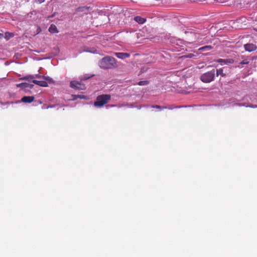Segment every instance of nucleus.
Segmentation results:
<instances>
[{
    "label": "nucleus",
    "instance_id": "obj_1",
    "mask_svg": "<svg viewBox=\"0 0 257 257\" xmlns=\"http://www.w3.org/2000/svg\"><path fill=\"white\" fill-rule=\"evenodd\" d=\"M99 67L103 69H112L117 67L116 59L111 56H105L99 62Z\"/></svg>",
    "mask_w": 257,
    "mask_h": 257
},
{
    "label": "nucleus",
    "instance_id": "obj_2",
    "mask_svg": "<svg viewBox=\"0 0 257 257\" xmlns=\"http://www.w3.org/2000/svg\"><path fill=\"white\" fill-rule=\"evenodd\" d=\"M111 99L110 94H101L97 96L94 105L96 107H102L107 104Z\"/></svg>",
    "mask_w": 257,
    "mask_h": 257
},
{
    "label": "nucleus",
    "instance_id": "obj_3",
    "mask_svg": "<svg viewBox=\"0 0 257 257\" xmlns=\"http://www.w3.org/2000/svg\"><path fill=\"white\" fill-rule=\"evenodd\" d=\"M214 70L206 72L200 76V80L204 83H209L212 81L214 79Z\"/></svg>",
    "mask_w": 257,
    "mask_h": 257
},
{
    "label": "nucleus",
    "instance_id": "obj_4",
    "mask_svg": "<svg viewBox=\"0 0 257 257\" xmlns=\"http://www.w3.org/2000/svg\"><path fill=\"white\" fill-rule=\"evenodd\" d=\"M70 87L76 90H85L86 89L84 84L77 81H71Z\"/></svg>",
    "mask_w": 257,
    "mask_h": 257
},
{
    "label": "nucleus",
    "instance_id": "obj_5",
    "mask_svg": "<svg viewBox=\"0 0 257 257\" xmlns=\"http://www.w3.org/2000/svg\"><path fill=\"white\" fill-rule=\"evenodd\" d=\"M33 83L40 86L47 87L48 86V83L49 82L45 79H40L39 80L34 79L33 80Z\"/></svg>",
    "mask_w": 257,
    "mask_h": 257
},
{
    "label": "nucleus",
    "instance_id": "obj_6",
    "mask_svg": "<svg viewBox=\"0 0 257 257\" xmlns=\"http://www.w3.org/2000/svg\"><path fill=\"white\" fill-rule=\"evenodd\" d=\"M244 48L245 51L248 52H252L256 49V46L251 43L246 44L244 45Z\"/></svg>",
    "mask_w": 257,
    "mask_h": 257
},
{
    "label": "nucleus",
    "instance_id": "obj_7",
    "mask_svg": "<svg viewBox=\"0 0 257 257\" xmlns=\"http://www.w3.org/2000/svg\"><path fill=\"white\" fill-rule=\"evenodd\" d=\"M35 99L33 96H25L22 98L21 101L24 103H31Z\"/></svg>",
    "mask_w": 257,
    "mask_h": 257
},
{
    "label": "nucleus",
    "instance_id": "obj_8",
    "mask_svg": "<svg viewBox=\"0 0 257 257\" xmlns=\"http://www.w3.org/2000/svg\"><path fill=\"white\" fill-rule=\"evenodd\" d=\"M216 62L221 64L223 63L224 64H232L234 62V60L233 59H218L216 61Z\"/></svg>",
    "mask_w": 257,
    "mask_h": 257
},
{
    "label": "nucleus",
    "instance_id": "obj_9",
    "mask_svg": "<svg viewBox=\"0 0 257 257\" xmlns=\"http://www.w3.org/2000/svg\"><path fill=\"white\" fill-rule=\"evenodd\" d=\"M115 55L119 59H125L126 58H128L130 56V54L127 53H122V52H118V53H115Z\"/></svg>",
    "mask_w": 257,
    "mask_h": 257
},
{
    "label": "nucleus",
    "instance_id": "obj_10",
    "mask_svg": "<svg viewBox=\"0 0 257 257\" xmlns=\"http://www.w3.org/2000/svg\"><path fill=\"white\" fill-rule=\"evenodd\" d=\"M181 107V106H175V107L169 106V107H167V106H161L158 105H153L151 106L152 108H157V109H159L160 110H161L164 109H167V108L169 109H172L174 108H180Z\"/></svg>",
    "mask_w": 257,
    "mask_h": 257
},
{
    "label": "nucleus",
    "instance_id": "obj_11",
    "mask_svg": "<svg viewBox=\"0 0 257 257\" xmlns=\"http://www.w3.org/2000/svg\"><path fill=\"white\" fill-rule=\"evenodd\" d=\"M35 76V78H37L39 79H45L46 80H47L49 82V83H53V79L49 77H46V76H42V75H36Z\"/></svg>",
    "mask_w": 257,
    "mask_h": 257
},
{
    "label": "nucleus",
    "instance_id": "obj_12",
    "mask_svg": "<svg viewBox=\"0 0 257 257\" xmlns=\"http://www.w3.org/2000/svg\"><path fill=\"white\" fill-rule=\"evenodd\" d=\"M134 20L136 22L140 24H143L146 22V19L141 17V16H136L135 17Z\"/></svg>",
    "mask_w": 257,
    "mask_h": 257
},
{
    "label": "nucleus",
    "instance_id": "obj_13",
    "mask_svg": "<svg viewBox=\"0 0 257 257\" xmlns=\"http://www.w3.org/2000/svg\"><path fill=\"white\" fill-rule=\"evenodd\" d=\"M49 31L51 33H58V31L57 30V27L54 25L51 24L50 27L49 28Z\"/></svg>",
    "mask_w": 257,
    "mask_h": 257
},
{
    "label": "nucleus",
    "instance_id": "obj_14",
    "mask_svg": "<svg viewBox=\"0 0 257 257\" xmlns=\"http://www.w3.org/2000/svg\"><path fill=\"white\" fill-rule=\"evenodd\" d=\"M21 80H25L28 81H32L33 82V80L35 79V76L34 75H27L25 77H22L20 78Z\"/></svg>",
    "mask_w": 257,
    "mask_h": 257
},
{
    "label": "nucleus",
    "instance_id": "obj_15",
    "mask_svg": "<svg viewBox=\"0 0 257 257\" xmlns=\"http://www.w3.org/2000/svg\"><path fill=\"white\" fill-rule=\"evenodd\" d=\"M28 86H29L28 83L26 82L16 84L17 87L21 88L22 89H25L28 88Z\"/></svg>",
    "mask_w": 257,
    "mask_h": 257
},
{
    "label": "nucleus",
    "instance_id": "obj_16",
    "mask_svg": "<svg viewBox=\"0 0 257 257\" xmlns=\"http://www.w3.org/2000/svg\"><path fill=\"white\" fill-rule=\"evenodd\" d=\"M212 49V47L210 45L205 46L202 47L200 48L198 50L199 51H209Z\"/></svg>",
    "mask_w": 257,
    "mask_h": 257
},
{
    "label": "nucleus",
    "instance_id": "obj_17",
    "mask_svg": "<svg viewBox=\"0 0 257 257\" xmlns=\"http://www.w3.org/2000/svg\"><path fill=\"white\" fill-rule=\"evenodd\" d=\"M138 85H140V86H143V85H146L147 84H149V81H147V80H145V81H140L138 82Z\"/></svg>",
    "mask_w": 257,
    "mask_h": 257
},
{
    "label": "nucleus",
    "instance_id": "obj_18",
    "mask_svg": "<svg viewBox=\"0 0 257 257\" xmlns=\"http://www.w3.org/2000/svg\"><path fill=\"white\" fill-rule=\"evenodd\" d=\"M5 35H6L5 38L7 40H9L10 38H12L14 36V34L13 33H10L9 32L6 33Z\"/></svg>",
    "mask_w": 257,
    "mask_h": 257
},
{
    "label": "nucleus",
    "instance_id": "obj_19",
    "mask_svg": "<svg viewBox=\"0 0 257 257\" xmlns=\"http://www.w3.org/2000/svg\"><path fill=\"white\" fill-rule=\"evenodd\" d=\"M216 74L217 76L219 74L221 75L222 76H225V74L223 73V70L222 69H217L216 70Z\"/></svg>",
    "mask_w": 257,
    "mask_h": 257
},
{
    "label": "nucleus",
    "instance_id": "obj_20",
    "mask_svg": "<svg viewBox=\"0 0 257 257\" xmlns=\"http://www.w3.org/2000/svg\"><path fill=\"white\" fill-rule=\"evenodd\" d=\"M249 63V61L247 60H244L242 61H241L240 64L241 65L243 64H248Z\"/></svg>",
    "mask_w": 257,
    "mask_h": 257
},
{
    "label": "nucleus",
    "instance_id": "obj_21",
    "mask_svg": "<svg viewBox=\"0 0 257 257\" xmlns=\"http://www.w3.org/2000/svg\"><path fill=\"white\" fill-rule=\"evenodd\" d=\"M74 96L78 97L79 98H84V95H74Z\"/></svg>",
    "mask_w": 257,
    "mask_h": 257
},
{
    "label": "nucleus",
    "instance_id": "obj_22",
    "mask_svg": "<svg viewBox=\"0 0 257 257\" xmlns=\"http://www.w3.org/2000/svg\"><path fill=\"white\" fill-rule=\"evenodd\" d=\"M45 0H35V2L37 3L41 4L44 2Z\"/></svg>",
    "mask_w": 257,
    "mask_h": 257
},
{
    "label": "nucleus",
    "instance_id": "obj_23",
    "mask_svg": "<svg viewBox=\"0 0 257 257\" xmlns=\"http://www.w3.org/2000/svg\"><path fill=\"white\" fill-rule=\"evenodd\" d=\"M29 86H28V88H33L34 85L32 84H29L28 83Z\"/></svg>",
    "mask_w": 257,
    "mask_h": 257
},
{
    "label": "nucleus",
    "instance_id": "obj_24",
    "mask_svg": "<svg viewBox=\"0 0 257 257\" xmlns=\"http://www.w3.org/2000/svg\"><path fill=\"white\" fill-rule=\"evenodd\" d=\"M192 56H193V54H189V55L187 56V57L191 58V57H192Z\"/></svg>",
    "mask_w": 257,
    "mask_h": 257
},
{
    "label": "nucleus",
    "instance_id": "obj_25",
    "mask_svg": "<svg viewBox=\"0 0 257 257\" xmlns=\"http://www.w3.org/2000/svg\"><path fill=\"white\" fill-rule=\"evenodd\" d=\"M73 99H74V100H75V99H76L78 98V97H75V96H74V95H73Z\"/></svg>",
    "mask_w": 257,
    "mask_h": 257
},
{
    "label": "nucleus",
    "instance_id": "obj_26",
    "mask_svg": "<svg viewBox=\"0 0 257 257\" xmlns=\"http://www.w3.org/2000/svg\"><path fill=\"white\" fill-rule=\"evenodd\" d=\"M255 30H256V31L257 32V29H255Z\"/></svg>",
    "mask_w": 257,
    "mask_h": 257
}]
</instances>
